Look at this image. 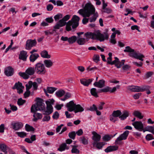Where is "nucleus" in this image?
I'll use <instances>...</instances> for the list:
<instances>
[{
	"instance_id": "nucleus-1",
	"label": "nucleus",
	"mask_w": 154,
	"mask_h": 154,
	"mask_svg": "<svg viewBox=\"0 0 154 154\" xmlns=\"http://www.w3.org/2000/svg\"><path fill=\"white\" fill-rule=\"evenodd\" d=\"M95 8L91 3H88L86 4L84 9H80L79 10L78 13L84 18L82 22L83 24H85L88 22V19L85 17H89L95 12Z\"/></svg>"
},
{
	"instance_id": "nucleus-2",
	"label": "nucleus",
	"mask_w": 154,
	"mask_h": 154,
	"mask_svg": "<svg viewBox=\"0 0 154 154\" xmlns=\"http://www.w3.org/2000/svg\"><path fill=\"white\" fill-rule=\"evenodd\" d=\"M108 29H106L103 33L104 34L101 33L99 30L95 31L94 32H88L85 33L84 35L87 38H109V36L108 33Z\"/></svg>"
},
{
	"instance_id": "nucleus-3",
	"label": "nucleus",
	"mask_w": 154,
	"mask_h": 154,
	"mask_svg": "<svg viewBox=\"0 0 154 154\" xmlns=\"http://www.w3.org/2000/svg\"><path fill=\"white\" fill-rule=\"evenodd\" d=\"M80 18L76 15H74L72 18L67 23L66 26V29L69 31L72 30L71 26H72L73 29H75L79 25V21Z\"/></svg>"
},
{
	"instance_id": "nucleus-4",
	"label": "nucleus",
	"mask_w": 154,
	"mask_h": 154,
	"mask_svg": "<svg viewBox=\"0 0 154 154\" xmlns=\"http://www.w3.org/2000/svg\"><path fill=\"white\" fill-rule=\"evenodd\" d=\"M134 50L132 49L128 46L126 47L125 49L124 50V51L125 52L130 53L129 54L130 57L136 59H139L141 61H143V58L144 57V56L140 53L134 52Z\"/></svg>"
},
{
	"instance_id": "nucleus-5",
	"label": "nucleus",
	"mask_w": 154,
	"mask_h": 154,
	"mask_svg": "<svg viewBox=\"0 0 154 154\" xmlns=\"http://www.w3.org/2000/svg\"><path fill=\"white\" fill-rule=\"evenodd\" d=\"M54 100L53 99H49L46 101L47 106L46 109L44 110V115H49L53 112V108L52 105L54 104Z\"/></svg>"
},
{
	"instance_id": "nucleus-6",
	"label": "nucleus",
	"mask_w": 154,
	"mask_h": 154,
	"mask_svg": "<svg viewBox=\"0 0 154 154\" xmlns=\"http://www.w3.org/2000/svg\"><path fill=\"white\" fill-rule=\"evenodd\" d=\"M45 104L41 100L38 101L36 104L32 105L31 108L32 112H35L38 110H43L45 109Z\"/></svg>"
},
{
	"instance_id": "nucleus-7",
	"label": "nucleus",
	"mask_w": 154,
	"mask_h": 154,
	"mask_svg": "<svg viewBox=\"0 0 154 154\" xmlns=\"http://www.w3.org/2000/svg\"><path fill=\"white\" fill-rule=\"evenodd\" d=\"M149 87L148 86L140 87L137 86H129L127 87V89L133 92H142L149 89Z\"/></svg>"
},
{
	"instance_id": "nucleus-8",
	"label": "nucleus",
	"mask_w": 154,
	"mask_h": 154,
	"mask_svg": "<svg viewBox=\"0 0 154 154\" xmlns=\"http://www.w3.org/2000/svg\"><path fill=\"white\" fill-rule=\"evenodd\" d=\"M35 68L36 73L38 74L44 75L46 72L44 65L42 63H37L35 65Z\"/></svg>"
},
{
	"instance_id": "nucleus-9",
	"label": "nucleus",
	"mask_w": 154,
	"mask_h": 154,
	"mask_svg": "<svg viewBox=\"0 0 154 154\" xmlns=\"http://www.w3.org/2000/svg\"><path fill=\"white\" fill-rule=\"evenodd\" d=\"M132 125L135 129L140 131H142L144 128L143 124L140 121H134L132 123Z\"/></svg>"
},
{
	"instance_id": "nucleus-10",
	"label": "nucleus",
	"mask_w": 154,
	"mask_h": 154,
	"mask_svg": "<svg viewBox=\"0 0 154 154\" xmlns=\"http://www.w3.org/2000/svg\"><path fill=\"white\" fill-rule=\"evenodd\" d=\"M36 42L35 39L28 40L26 43V49L27 50H30L32 47L36 45Z\"/></svg>"
},
{
	"instance_id": "nucleus-11",
	"label": "nucleus",
	"mask_w": 154,
	"mask_h": 154,
	"mask_svg": "<svg viewBox=\"0 0 154 154\" xmlns=\"http://www.w3.org/2000/svg\"><path fill=\"white\" fill-rule=\"evenodd\" d=\"M93 136L92 137V139L94 142L93 143V146H94L96 143L99 142L101 139V136L98 134L95 131H93L92 132Z\"/></svg>"
},
{
	"instance_id": "nucleus-12",
	"label": "nucleus",
	"mask_w": 154,
	"mask_h": 154,
	"mask_svg": "<svg viewBox=\"0 0 154 154\" xmlns=\"http://www.w3.org/2000/svg\"><path fill=\"white\" fill-rule=\"evenodd\" d=\"M129 133V131H125L117 138L115 141L116 143L118 144L119 141L126 139Z\"/></svg>"
},
{
	"instance_id": "nucleus-13",
	"label": "nucleus",
	"mask_w": 154,
	"mask_h": 154,
	"mask_svg": "<svg viewBox=\"0 0 154 154\" xmlns=\"http://www.w3.org/2000/svg\"><path fill=\"white\" fill-rule=\"evenodd\" d=\"M24 88V87L22 85V83L19 82L15 83L13 87V89H17V92L19 94L23 93V89Z\"/></svg>"
},
{
	"instance_id": "nucleus-14",
	"label": "nucleus",
	"mask_w": 154,
	"mask_h": 154,
	"mask_svg": "<svg viewBox=\"0 0 154 154\" xmlns=\"http://www.w3.org/2000/svg\"><path fill=\"white\" fill-rule=\"evenodd\" d=\"M26 87H28V89H30L32 86L33 90H36L38 88V85L35 82H33L32 81H30L26 85Z\"/></svg>"
},
{
	"instance_id": "nucleus-15",
	"label": "nucleus",
	"mask_w": 154,
	"mask_h": 154,
	"mask_svg": "<svg viewBox=\"0 0 154 154\" xmlns=\"http://www.w3.org/2000/svg\"><path fill=\"white\" fill-rule=\"evenodd\" d=\"M14 73V69L10 66H9L5 69L4 73L8 76H12L13 75Z\"/></svg>"
},
{
	"instance_id": "nucleus-16",
	"label": "nucleus",
	"mask_w": 154,
	"mask_h": 154,
	"mask_svg": "<svg viewBox=\"0 0 154 154\" xmlns=\"http://www.w3.org/2000/svg\"><path fill=\"white\" fill-rule=\"evenodd\" d=\"M11 125L12 126V128L15 130H18L22 128L23 124L20 122H12Z\"/></svg>"
},
{
	"instance_id": "nucleus-17",
	"label": "nucleus",
	"mask_w": 154,
	"mask_h": 154,
	"mask_svg": "<svg viewBox=\"0 0 154 154\" xmlns=\"http://www.w3.org/2000/svg\"><path fill=\"white\" fill-rule=\"evenodd\" d=\"M67 23L64 22L62 19L60 20L54 26V28L55 29H59L60 27H63L65 25H66Z\"/></svg>"
},
{
	"instance_id": "nucleus-18",
	"label": "nucleus",
	"mask_w": 154,
	"mask_h": 154,
	"mask_svg": "<svg viewBox=\"0 0 154 154\" xmlns=\"http://www.w3.org/2000/svg\"><path fill=\"white\" fill-rule=\"evenodd\" d=\"M76 104H75L72 101H70L67 103L66 107L68 109V110L69 112H72L75 109Z\"/></svg>"
},
{
	"instance_id": "nucleus-19",
	"label": "nucleus",
	"mask_w": 154,
	"mask_h": 154,
	"mask_svg": "<svg viewBox=\"0 0 154 154\" xmlns=\"http://www.w3.org/2000/svg\"><path fill=\"white\" fill-rule=\"evenodd\" d=\"M28 56L27 52L24 51H22L20 52L19 55V59L25 61L26 60Z\"/></svg>"
},
{
	"instance_id": "nucleus-20",
	"label": "nucleus",
	"mask_w": 154,
	"mask_h": 154,
	"mask_svg": "<svg viewBox=\"0 0 154 154\" xmlns=\"http://www.w3.org/2000/svg\"><path fill=\"white\" fill-rule=\"evenodd\" d=\"M0 149L5 154H7L9 148L5 144L2 143L0 144Z\"/></svg>"
},
{
	"instance_id": "nucleus-21",
	"label": "nucleus",
	"mask_w": 154,
	"mask_h": 154,
	"mask_svg": "<svg viewBox=\"0 0 154 154\" xmlns=\"http://www.w3.org/2000/svg\"><path fill=\"white\" fill-rule=\"evenodd\" d=\"M41 57L44 58L49 59L51 57L50 55L48 54V51L44 50L41 51L40 53Z\"/></svg>"
},
{
	"instance_id": "nucleus-22",
	"label": "nucleus",
	"mask_w": 154,
	"mask_h": 154,
	"mask_svg": "<svg viewBox=\"0 0 154 154\" xmlns=\"http://www.w3.org/2000/svg\"><path fill=\"white\" fill-rule=\"evenodd\" d=\"M94 85L96 87L101 88L105 86V81L103 80H101L98 82H95Z\"/></svg>"
},
{
	"instance_id": "nucleus-23",
	"label": "nucleus",
	"mask_w": 154,
	"mask_h": 154,
	"mask_svg": "<svg viewBox=\"0 0 154 154\" xmlns=\"http://www.w3.org/2000/svg\"><path fill=\"white\" fill-rule=\"evenodd\" d=\"M81 83L84 85L88 86L92 82L91 79H81L80 80Z\"/></svg>"
},
{
	"instance_id": "nucleus-24",
	"label": "nucleus",
	"mask_w": 154,
	"mask_h": 154,
	"mask_svg": "<svg viewBox=\"0 0 154 154\" xmlns=\"http://www.w3.org/2000/svg\"><path fill=\"white\" fill-rule=\"evenodd\" d=\"M88 138L85 136H82L79 138V141L84 145H87L88 143Z\"/></svg>"
},
{
	"instance_id": "nucleus-25",
	"label": "nucleus",
	"mask_w": 154,
	"mask_h": 154,
	"mask_svg": "<svg viewBox=\"0 0 154 154\" xmlns=\"http://www.w3.org/2000/svg\"><path fill=\"white\" fill-rule=\"evenodd\" d=\"M44 65L47 68H50L52 66L53 63L51 60H45L43 61Z\"/></svg>"
},
{
	"instance_id": "nucleus-26",
	"label": "nucleus",
	"mask_w": 154,
	"mask_h": 154,
	"mask_svg": "<svg viewBox=\"0 0 154 154\" xmlns=\"http://www.w3.org/2000/svg\"><path fill=\"white\" fill-rule=\"evenodd\" d=\"M118 147L115 146H110L108 147L105 149V151L106 152H109L117 150Z\"/></svg>"
},
{
	"instance_id": "nucleus-27",
	"label": "nucleus",
	"mask_w": 154,
	"mask_h": 154,
	"mask_svg": "<svg viewBox=\"0 0 154 154\" xmlns=\"http://www.w3.org/2000/svg\"><path fill=\"white\" fill-rule=\"evenodd\" d=\"M84 108L80 105L78 104L75 105V109L74 110L75 113H76L78 112H82L84 111Z\"/></svg>"
},
{
	"instance_id": "nucleus-28",
	"label": "nucleus",
	"mask_w": 154,
	"mask_h": 154,
	"mask_svg": "<svg viewBox=\"0 0 154 154\" xmlns=\"http://www.w3.org/2000/svg\"><path fill=\"white\" fill-rule=\"evenodd\" d=\"M26 72L29 75H33L35 72L34 67H30L28 68L26 70Z\"/></svg>"
},
{
	"instance_id": "nucleus-29",
	"label": "nucleus",
	"mask_w": 154,
	"mask_h": 154,
	"mask_svg": "<svg viewBox=\"0 0 154 154\" xmlns=\"http://www.w3.org/2000/svg\"><path fill=\"white\" fill-rule=\"evenodd\" d=\"M34 112L33 116L34 118L33 120L34 121H36L37 120L42 119V116L41 114L35 112Z\"/></svg>"
},
{
	"instance_id": "nucleus-30",
	"label": "nucleus",
	"mask_w": 154,
	"mask_h": 154,
	"mask_svg": "<svg viewBox=\"0 0 154 154\" xmlns=\"http://www.w3.org/2000/svg\"><path fill=\"white\" fill-rule=\"evenodd\" d=\"M39 57V55L37 53H34L31 55L29 57L30 60L31 62H34Z\"/></svg>"
},
{
	"instance_id": "nucleus-31",
	"label": "nucleus",
	"mask_w": 154,
	"mask_h": 154,
	"mask_svg": "<svg viewBox=\"0 0 154 154\" xmlns=\"http://www.w3.org/2000/svg\"><path fill=\"white\" fill-rule=\"evenodd\" d=\"M68 149L69 147H67L66 144L65 143H63L60 145L58 149V150L62 152L64 151L65 149Z\"/></svg>"
},
{
	"instance_id": "nucleus-32",
	"label": "nucleus",
	"mask_w": 154,
	"mask_h": 154,
	"mask_svg": "<svg viewBox=\"0 0 154 154\" xmlns=\"http://www.w3.org/2000/svg\"><path fill=\"white\" fill-rule=\"evenodd\" d=\"M129 115V113L128 112L125 111L123 112L122 114L120 116L119 118L121 120H124Z\"/></svg>"
},
{
	"instance_id": "nucleus-33",
	"label": "nucleus",
	"mask_w": 154,
	"mask_h": 154,
	"mask_svg": "<svg viewBox=\"0 0 154 154\" xmlns=\"http://www.w3.org/2000/svg\"><path fill=\"white\" fill-rule=\"evenodd\" d=\"M133 114L140 119H141L143 117V116L142 115L141 113L138 111H134Z\"/></svg>"
},
{
	"instance_id": "nucleus-34",
	"label": "nucleus",
	"mask_w": 154,
	"mask_h": 154,
	"mask_svg": "<svg viewBox=\"0 0 154 154\" xmlns=\"http://www.w3.org/2000/svg\"><path fill=\"white\" fill-rule=\"evenodd\" d=\"M72 149L71 150V152L73 153L78 154L79 152V150L77 149L78 147V145L72 146Z\"/></svg>"
},
{
	"instance_id": "nucleus-35",
	"label": "nucleus",
	"mask_w": 154,
	"mask_h": 154,
	"mask_svg": "<svg viewBox=\"0 0 154 154\" xmlns=\"http://www.w3.org/2000/svg\"><path fill=\"white\" fill-rule=\"evenodd\" d=\"M19 75L21 77H22L24 79H28L29 76V75L26 72V71L25 72H19L18 73Z\"/></svg>"
},
{
	"instance_id": "nucleus-36",
	"label": "nucleus",
	"mask_w": 154,
	"mask_h": 154,
	"mask_svg": "<svg viewBox=\"0 0 154 154\" xmlns=\"http://www.w3.org/2000/svg\"><path fill=\"white\" fill-rule=\"evenodd\" d=\"M65 91L63 90H60L56 92L55 94L58 97H61L65 94Z\"/></svg>"
},
{
	"instance_id": "nucleus-37",
	"label": "nucleus",
	"mask_w": 154,
	"mask_h": 154,
	"mask_svg": "<svg viewBox=\"0 0 154 154\" xmlns=\"http://www.w3.org/2000/svg\"><path fill=\"white\" fill-rule=\"evenodd\" d=\"M112 115L116 117H120L122 114L121 111L119 110L114 111L112 113Z\"/></svg>"
},
{
	"instance_id": "nucleus-38",
	"label": "nucleus",
	"mask_w": 154,
	"mask_h": 154,
	"mask_svg": "<svg viewBox=\"0 0 154 154\" xmlns=\"http://www.w3.org/2000/svg\"><path fill=\"white\" fill-rule=\"evenodd\" d=\"M76 42L79 45H83L88 40H85V39H75Z\"/></svg>"
},
{
	"instance_id": "nucleus-39",
	"label": "nucleus",
	"mask_w": 154,
	"mask_h": 154,
	"mask_svg": "<svg viewBox=\"0 0 154 154\" xmlns=\"http://www.w3.org/2000/svg\"><path fill=\"white\" fill-rule=\"evenodd\" d=\"M105 145L103 142H97L96 143L94 146H96V147L98 149H100L102 148L103 146Z\"/></svg>"
},
{
	"instance_id": "nucleus-40",
	"label": "nucleus",
	"mask_w": 154,
	"mask_h": 154,
	"mask_svg": "<svg viewBox=\"0 0 154 154\" xmlns=\"http://www.w3.org/2000/svg\"><path fill=\"white\" fill-rule=\"evenodd\" d=\"M16 134H17L19 137L23 138L26 137V134L24 132H16Z\"/></svg>"
},
{
	"instance_id": "nucleus-41",
	"label": "nucleus",
	"mask_w": 154,
	"mask_h": 154,
	"mask_svg": "<svg viewBox=\"0 0 154 154\" xmlns=\"http://www.w3.org/2000/svg\"><path fill=\"white\" fill-rule=\"evenodd\" d=\"M146 128V131L150 132L154 134V126H148Z\"/></svg>"
},
{
	"instance_id": "nucleus-42",
	"label": "nucleus",
	"mask_w": 154,
	"mask_h": 154,
	"mask_svg": "<svg viewBox=\"0 0 154 154\" xmlns=\"http://www.w3.org/2000/svg\"><path fill=\"white\" fill-rule=\"evenodd\" d=\"M112 137H113L112 135H105L103 137L102 139L104 141H108L110 140Z\"/></svg>"
},
{
	"instance_id": "nucleus-43",
	"label": "nucleus",
	"mask_w": 154,
	"mask_h": 154,
	"mask_svg": "<svg viewBox=\"0 0 154 154\" xmlns=\"http://www.w3.org/2000/svg\"><path fill=\"white\" fill-rule=\"evenodd\" d=\"M56 90L57 88L54 87H48L47 88L48 92L50 94L53 93Z\"/></svg>"
},
{
	"instance_id": "nucleus-44",
	"label": "nucleus",
	"mask_w": 154,
	"mask_h": 154,
	"mask_svg": "<svg viewBox=\"0 0 154 154\" xmlns=\"http://www.w3.org/2000/svg\"><path fill=\"white\" fill-rule=\"evenodd\" d=\"M110 89V87L108 86H106L102 89L100 90L99 91V92L100 93H102L106 92L109 91V92Z\"/></svg>"
},
{
	"instance_id": "nucleus-45",
	"label": "nucleus",
	"mask_w": 154,
	"mask_h": 154,
	"mask_svg": "<svg viewBox=\"0 0 154 154\" xmlns=\"http://www.w3.org/2000/svg\"><path fill=\"white\" fill-rule=\"evenodd\" d=\"M91 93L92 95L97 97H98L96 92V89L95 88H92L91 90Z\"/></svg>"
},
{
	"instance_id": "nucleus-46",
	"label": "nucleus",
	"mask_w": 154,
	"mask_h": 154,
	"mask_svg": "<svg viewBox=\"0 0 154 154\" xmlns=\"http://www.w3.org/2000/svg\"><path fill=\"white\" fill-rule=\"evenodd\" d=\"M93 60L95 63H97L100 61V57L98 55L95 54L93 58Z\"/></svg>"
},
{
	"instance_id": "nucleus-47",
	"label": "nucleus",
	"mask_w": 154,
	"mask_h": 154,
	"mask_svg": "<svg viewBox=\"0 0 154 154\" xmlns=\"http://www.w3.org/2000/svg\"><path fill=\"white\" fill-rule=\"evenodd\" d=\"M63 16L61 14H58L57 15H56L54 17L55 20L56 21H58L60 19L62 18Z\"/></svg>"
},
{
	"instance_id": "nucleus-48",
	"label": "nucleus",
	"mask_w": 154,
	"mask_h": 154,
	"mask_svg": "<svg viewBox=\"0 0 154 154\" xmlns=\"http://www.w3.org/2000/svg\"><path fill=\"white\" fill-rule=\"evenodd\" d=\"M28 87H26V91L24 93V96L25 98L29 97L30 94V92L29 91L30 89H28Z\"/></svg>"
},
{
	"instance_id": "nucleus-49",
	"label": "nucleus",
	"mask_w": 154,
	"mask_h": 154,
	"mask_svg": "<svg viewBox=\"0 0 154 154\" xmlns=\"http://www.w3.org/2000/svg\"><path fill=\"white\" fill-rule=\"evenodd\" d=\"M34 128L28 125H26V130L28 131H34Z\"/></svg>"
},
{
	"instance_id": "nucleus-50",
	"label": "nucleus",
	"mask_w": 154,
	"mask_h": 154,
	"mask_svg": "<svg viewBox=\"0 0 154 154\" xmlns=\"http://www.w3.org/2000/svg\"><path fill=\"white\" fill-rule=\"evenodd\" d=\"M115 60L112 61V62L111 63H112V64H111V65H113L115 64V66L117 68H120V66H118L117 65V63H118V60L119 59L117 57H115Z\"/></svg>"
},
{
	"instance_id": "nucleus-51",
	"label": "nucleus",
	"mask_w": 154,
	"mask_h": 154,
	"mask_svg": "<svg viewBox=\"0 0 154 154\" xmlns=\"http://www.w3.org/2000/svg\"><path fill=\"white\" fill-rule=\"evenodd\" d=\"M25 102V100H23L22 98H20L18 99L17 103L20 106L23 105Z\"/></svg>"
},
{
	"instance_id": "nucleus-52",
	"label": "nucleus",
	"mask_w": 154,
	"mask_h": 154,
	"mask_svg": "<svg viewBox=\"0 0 154 154\" xmlns=\"http://www.w3.org/2000/svg\"><path fill=\"white\" fill-rule=\"evenodd\" d=\"M76 134V133L75 131H72L70 132L69 134V137L70 138L74 140L75 138Z\"/></svg>"
},
{
	"instance_id": "nucleus-53",
	"label": "nucleus",
	"mask_w": 154,
	"mask_h": 154,
	"mask_svg": "<svg viewBox=\"0 0 154 154\" xmlns=\"http://www.w3.org/2000/svg\"><path fill=\"white\" fill-rule=\"evenodd\" d=\"M120 85H117L116 87H114L112 88L110 87L109 92L110 93H113L117 89H119L120 88Z\"/></svg>"
},
{
	"instance_id": "nucleus-54",
	"label": "nucleus",
	"mask_w": 154,
	"mask_h": 154,
	"mask_svg": "<svg viewBox=\"0 0 154 154\" xmlns=\"http://www.w3.org/2000/svg\"><path fill=\"white\" fill-rule=\"evenodd\" d=\"M59 116V113L57 112L56 111L54 113L52 116V117L53 119L56 120L58 118Z\"/></svg>"
},
{
	"instance_id": "nucleus-55",
	"label": "nucleus",
	"mask_w": 154,
	"mask_h": 154,
	"mask_svg": "<svg viewBox=\"0 0 154 154\" xmlns=\"http://www.w3.org/2000/svg\"><path fill=\"white\" fill-rule=\"evenodd\" d=\"M63 41H67L70 44H72L76 42L75 39H61Z\"/></svg>"
},
{
	"instance_id": "nucleus-56",
	"label": "nucleus",
	"mask_w": 154,
	"mask_h": 154,
	"mask_svg": "<svg viewBox=\"0 0 154 154\" xmlns=\"http://www.w3.org/2000/svg\"><path fill=\"white\" fill-rule=\"evenodd\" d=\"M45 20L46 22L49 23H53L54 21L52 17L46 18L45 19Z\"/></svg>"
},
{
	"instance_id": "nucleus-57",
	"label": "nucleus",
	"mask_w": 154,
	"mask_h": 154,
	"mask_svg": "<svg viewBox=\"0 0 154 154\" xmlns=\"http://www.w3.org/2000/svg\"><path fill=\"white\" fill-rule=\"evenodd\" d=\"M146 138L147 140H149L153 139L152 135L151 134H147L146 136Z\"/></svg>"
},
{
	"instance_id": "nucleus-58",
	"label": "nucleus",
	"mask_w": 154,
	"mask_h": 154,
	"mask_svg": "<svg viewBox=\"0 0 154 154\" xmlns=\"http://www.w3.org/2000/svg\"><path fill=\"white\" fill-rule=\"evenodd\" d=\"M125 11L126 12H127V13H125L124 14V15L126 16H128L129 14H131V15L133 14V12L129 8H126L125 10Z\"/></svg>"
},
{
	"instance_id": "nucleus-59",
	"label": "nucleus",
	"mask_w": 154,
	"mask_h": 154,
	"mask_svg": "<svg viewBox=\"0 0 154 154\" xmlns=\"http://www.w3.org/2000/svg\"><path fill=\"white\" fill-rule=\"evenodd\" d=\"M46 115V116H45L42 119V121L44 122H48L50 120V116H48V115Z\"/></svg>"
},
{
	"instance_id": "nucleus-60",
	"label": "nucleus",
	"mask_w": 154,
	"mask_h": 154,
	"mask_svg": "<svg viewBox=\"0 0 154 154\" xmlns=\"http://www.w3.org/2000/svg\"><path fill=\"white\" fill-rule=\"evenodd\" d=\"M93 14H94V17H91L90 18V21L91 22L95 21L96 19V17H95V16H96L97 17L98 16L97 14H95V13Z\"/></svg>"
},
{
	"instance_id": "nucleus-61",
	"label": "nucleus",
	"mask_w": 154,
	"mask_h": 154,
	"mask_svg": "<svg viewBox=\"0 0 154 154\" xmlns=\"http://www.w3.org/2000/svg\"><path fill=\"white\" fill-rule=\"evenodd\" d=\"M118 119V118L112 115L110 116V120L111 121L114 122Z\"/></svg>"
},
{
	"instance_id": "nucleus-62",
	"label": "nucleus",
	"mask_w": 154,
	"mask_h": 154,
	"mask_svg": "<svg viewBox=\"0 0 154 154\" xmlns=\"http://www.w3.org/2000/svg\"><path fill=\"white\" fill-rule=\"evenodd\" d=\"M97 109L96 106L94 104H93L92 106L90 107L89 110L91 111H95Z\"/></svg>"
},
{
	"instance_id": "nucleus-63",
	"label": "nucleus",
	"mask_w": 154,
	"mask_h": 154,
	"mask_svg": "<svg viewBox=\"0 0 154 154\" xmlns=\"http://www.w3.org/2000/svg\"><path fill=\"white\" fill-rule=\"evenodd\" d=\"M53 8V6L51 4H48L47 7V9L48 11H51Z\"/></svg>"
},
{
	"instance_id": "nucleus-64",
	"label": "nucleus",
	"mask_w": 154,
	"mask_h": 154,
	"mask_svg": "<svg viewBox=\"0 0 154 154\" xmlns=\"http://www.w3.org/2000/svg\"><path fill=\"white\" fill-rule=\"evenodd\" d=\"M76 134L77 135L80 136L82 135L83 134V131L82 129H80L76 132Z\"/></svg>"
}]
</instances>
